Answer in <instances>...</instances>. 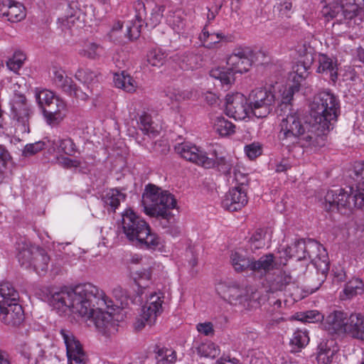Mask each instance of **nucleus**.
<instances>
[{
  "label": "nucleus",
  "mask_w": 364,
  "mask_h": 364,
  "mask_svg": "<svg viewBox=\"0 0 364 364\" xmlns=\"http://www.w3.org/2000/svg\"><path fill=\"white\" fill-rule=\"evenodd\" d=\"M48 301L60 314L70 311L85 321H90L98 332L105 336H110L118 330L111 313L104 311V306H111L112 301L103 291L90 283L73 288L52 289Z\"/></svg>",
  "instance_id": "obj_1"
},
{
  "label": "nucleus",
  "mask_w": 364,
  "mask_h": 364,
  "mask_svg": "<svg viewBox=\"0 0 364 364\" xmlns=\"http://www.w3.org/2000/svg\"><path fill=\"white\" fill-rule=\"evenodd\" d=\"M280 116L278 137L283 146L316 148L325 144V137L314 131L316 124L305 122L297 111L289 109Z\"/></svg>",
  "instance_id": "obj_2"
},
{
  "label": "nucleus",
  "mask_w": 364,
  "mask_h": 364,
  "mask_svg": "<svg viewBox=\"0 0 364 364\" xmlns=\"http://www.w3.org/2000/svg\"><path fill=\"white\" fill-rule=\"evenodd\" d=\"M141 204L146 215L161 220L165 228H174V234L179 233L178 228H174L176 218L171 210L176 207V200L166 191L149 184L142 196Z\"/></svg>",
  "instance_id": "obj_3"
},
{
  "label": "nucleus",
  "mask_w": 364,
  "mask_h": 364,
  "mask_svg": "<svg viewBox=\"0 0 364 364\" xmlns=\"http://www.w3.org/2000/svg\"><path fill=\"white\" fill-rule=\"evenodd\" d=\"M352 178L355 182V188L350 187V194L342 189L327 192L324 198L327 210L339 211L343 208H364V162L355 166Z\"/></svg>",
  "instance_id": "obj_4"
},
{
  "label": "nucleus",
  "mask_w": 364,
  "mask_h": 364,
  "mask_svg": "<svg viewBox=\"0 0 364 364\" xmlns=\"http://www.w3.org/2000/svg\"><path fill=\"white\" fill-rule=\"evenodd\" d=\"M259 55H262L260 51L255 52L249 47L237 48L227 59L228 67L212 69L210 76L228 88L235 81V74L247 72Z\"/></svg>",
  "instance_id": "obj_5"
},
{
  "label": "nucleus",
  "mask_w": 364,
  "mask_h": 364,
  "mask_svg": "<svg viewBox=\"0 0 364 364\" xmlns=\"http://www.w3.org/2000/svg\"><path fill=\"white\" fill-rule=\"evenodd\" d=\"M279 266L286 265L289 259L296 257L300 261L307 257L314 263L316 267L325 272L328 269V257L326 249L314 240L306 243L303 240L295 241L291 245L279 250Z\"/></svg>",
  "instance_id": "obj_6"
},
{
  "label": "nucleus",
  "mask_w": 364,
  "mask_h": 364,
  "mask_svg": "<svg viewBox=\"0 0 364 364\" xmlns=\"http://www.w3.org/2000/svg\"><path fill=\"white\" fill-rule=\"evenodd\" d=\"M123 232L130 241H137L147 248L155 249L161 243L160 237L151 231L148 223L131 208L122 214Z\"/></svg>",
  "instance_id": "obj_7"
},
{
  "label": "nucleus",
  "mask_w": 364,
  "mask_h": 364,
  "mask_svg": "<svg viewBox=\"0 0 364 364\" xmlns=\"http://www.w3.org/2000/svg\"><path fill=\"white\" fill-rule=\"evenodd\" d=\"M339 112V100L330 90L318 92L311 105V115L318 126L317 129L322 131L330 129L331 122L336 120Z\"/></svg>",
  "instance_id": "obj_8"
},
{
  "label": "nucleus",
  "mask_w": 364,
  "mask_h": 364,
  "mask_svg": "<svg viewBox=\"0 0 364 364\" xmlns=\"http://www.w3.org/2000/svg\"><path fill=\"white\" fill-rule=\"evenodd\" d=\"M18 293L9 282L0 284V321L16 326L23 320V311L18 304Z\"/></svg>",
  "instance_id": "obj_9"
},
{
  "label": "nucleus",
  "mask_w": 364,
  "mask_h": 364,
  "mask_svg": "<svg viewBox=\"0 0 364 364\" xmlns=\"http://www.w3.org/2000/svg\"><path fill=\"white\" fill-rule=\"evenodd\" d=\"M35 98L43 110L46 122L50 125L59 124L65 116L66 104L53 92L47 89L35 90Z\"/></svg>",
  "instance_id": "obj_10"
},
{
  "label": "nucleus",
  "mask_w": 364,
  "mask_h": 364,
  "mask_svg": "<svg viewBox=\"0 0 364 364\" xmlns=\"http://www.w3.org/2000/svg\"><path fill=\"white\" fill-rule=\"evenodd\" d=\"M164 294L161 292L151 294L141 308V313L136 318L134 327L136 330L142 329L146 325L151 326L156 318L162 313Z\"/></svg>",
  "instance_id": "obj_11"
},
{
  "label": "nucleus",
  "mask_w": 364,
  "mask_h": 364,
  "mask_svg": "<svg viewBox=\"0 0 364 364\" xmlns=\"http://www.w3.org/2000/svg\"><path fill=\"white\" fill-rule=\"evenodd\" d=\"M274 94L267 89L252 90L248 97L252 114L257 118L267 117L274 108Z\"/></svg>",
  "instance_id": "obj_12"
},
{
  "label": "nucleus",
  "mask_w": 364,
  "mask_h": 364,
  "mask_svg": "<svg viewBox=\"0 0 364 364\" xmlns=\"http://www.w3.org/2000/svg\"><path fill=\"white\" fill-rule=\"evenodd\" d=\"M11 115L16 121L17 129L22 133L30 132L28 122L31 114L30 106L23 95L16 94L11 101Z\"/></svg>",
  "instance_id": "obj_13"
},
{
  "label": "nucleus",
  "mask_w": 364,
  "mask_h": 364,
  "mask_svg": "<svg viewBox=\"0 0 364 364\" xmlns=\"http://www.w3.org/2000/svg\"><path fill=\"white\" fill-rule=\"evenodd\" d=\"M225 101V113L230 117L244 120L252 114L250 103L242 94H228Z\"/></svg>",
  "instance_id": "obj_14"
},
{
  "label": "nucleus",
  "mask_w": 364,
  "mask_h": 364,
  "mask_svg": "<svg viewBox=\"0 0 364 364\" xmlns=\"http://www.w3.org/2000/svg\"><path fill=\"white\" fill-rule=\"evenodd\" d=\"M217 293L231 305H241L248 299L247 291L236 282H220L216 287Z\"/></svg>",
  "instance_id": "obj_15"
},
{
  "label": "nucleus",
  "mask_w": 364,
  "mask_h": 364,
  "mask_svg": "<svg viewBox=\"0 0 364 364\" xmlns=\"http://www.w3.org/2000/svg\"><path fill=\"white\" fill-rule=\"evenodd\" d=\"M175 150L183 159L205 168H210L214 165L213 161L203 149L191 142L178 144Z\"/></svg>",
  "instance_id": "obj_16"
},
{
  "label": "nucleus",
  "mask_w": 364,
  "mask_h": 364,
  "mask_svg": "<svg viewBox=\"0 0 364 364\" xmlns=\"http://www.w3.org/2000/svg\"><path fill=\"white\" fill-rule=\"evenodd\" d=\"M321 16L326 21H334L333 25L346 24L348 28H354L357 25L353 23L350 18L339 0H331L326 2L321 10Z\"/></svg>",
  "instance_id": "obj_17"
},
{
  "label": "nucleus",
  "mask_w": 364,
  "mask_h": 364,
  "mask_svg": "<svg viewBox=\"0 0 364 364\" xmlns=\"http://www.w3.org/2000/svg\"><path fill=\"white\" fill-rule=\"evenodd\" d=\"M66 347L68 364H86L87 357L80 341L68 331L60 332Z\"/></svg>",
  "instance_id": "obj_18"
},
{
  "label": "nucleus",
  "mask_w": 364,
  "mask_h": 364,
  "mask_svg": "<svg viewBox=\"0 0 364 364\" xmlns=\"http://www.w3.org/2000/svg\"><path fill=\"white\" fill-rule=\"evenodd\" d=\"M248 199L245 188L234 187L230 188L222 200V206L229 211H237L242 209Z\"/></svg>",
  "instance_id": "obj_19"
},
{
  "label": "nucleus",
  "mask_w": 364,
  "mask_h": 364,
  "mask_svg": "<svg viewBox=\"0 0 364 364\" xmlns=\"http://www.w3.org/2000/svg\"><path fill=\"white\" fill-rule=\"evenodd\" d=\"M48 149L60 155H73L76 151V145L73 140L68 136L53 135L48 137Z\"/></svg>",
  "instance_id": "obj_20"
},
{
  "label": "nucleus",
  "mask_w": 364,
  "mask_h": 364,
  "mask_svg": "<svg viewBox=\"0 0 364 364\" xmlns=\"http://www.w3.org/2000/svg\"><path fill=\"white\" fill-rule=\"evenodd\" d=\"M346 318L347 314L335 311L327 316L323 323V328L331 335L345 337Z\"/></svg>",
  "instance_id": "obj_21"
},
{
  "label": "nucleus",
  "mask_w": 364,
  "mask_h": 364,
  "mask_svg": "<svg viewBox=\"0 0 364 364\" xmlns=\"http://www.w3.org/2000/svg\"><path fill=\"white\" fill-rule=\"evenodd\" d=\"M25 7L19 2L13 0H2L0 2V16L6 17L9 21L19 22L26 17Z\"/></svg>",
  "instance_id": "obj_22"
},
{
  "label": "nucleus",
  "mask_w": 364,
  "mask_h": 364,
  "mask_svg": "<svg viewBox=\"0 0 364 364\" xmlns=\"http://www.w3.org/2000/svg\"><path fill=\"white\" fill-rule=\"evenodd\" d=\"M345 336L364 341V315L360 313H353L347 316L346 321Z\"/></svg>",
  "instance_id": "obj_23"
},
{
  "label": "nucleus",
  "mask_w": 364,
  "mask_h": 364,
  "mask_svg": "<svg viewBox=\"0 0 364 364\" xmlns=\"http://www.w3.org/2000/svg\"><path fill=\"white\" fill-rule=\"evenodd\" d=\"M297 286L296 279L288 272L282 271L268 281L269 291H283Z\"/></svg>",
  "instance_id": "obj_24"
},
{
  "label": "nucleus",
  "mask_w": 364,
  "mask_h": 364,
  "mask_svg": "<svg viewBox=\"0 0 364 364\" xmlns=\"http://www.w3.org/2000/svg\"><path fill=\"white\" fill-rule=\"evenodd\" d=\"M151 0L137 1L135 6L138 13L135 15V18L127 25L126 35L129 39H136L139 37L143 23V16L141 11H144L146 6H151Z\"/></svg>",
  "instance_id": "obj_25"
},
{
  "label": "nucleus",
  "mask_w": 364,
  "mask_h": 364,
  "mask_svg": "<svg viewBox=\"0 0 364 364\" xmlns=\"http://www.w3.org/2000/svg\"><path fill=\"white\" fill-rule=\"evenodd\" d=\"M39 248L32 245L26 240H21L16 243V257L21 265L25 268H31L32 261L35 257L36 252Z\"/></svg>",
  "instance_id": "obj_26"
},
{
  "label": "nucleus",
  "mask_w": 364,
  "mask_h": 364,
  "mask_svg": "<svg viewBox=\"0 0 364 364\" xmlns=\"http://www.w3.org/2000/svg\"><path fill=\"white\" fill-rule=\"evenodd\" d=\"M167 23L173 31L180 36L187 38L193 35L192 26L180 11L170 14L167 18Z\"/></svg>",
  "instance_id": "obj_27"
},
{
  "label": "nucleus",
  "mask_w": 364,
  "mask_h": 364,
  "mask_svg": "<svg viewBox=\"0 0 364 364\" xmlns=\"http://www.w3.org/2000/svg\"><path fill=\"white\" fill-rule=\"evenodd\" d=\"M277 265H279V256L276 259L273 254L269 253L262 256L257 260L252 259L251 271L263 277Z\"/></svg>",
  "instance_id": "obj_28"
},
{
  "label": "nucleus",
  "mask_w": 364,
  "mask_h": 364,
  "mask_svg": "<svg viewBox=\"0 0 364 364\" xmlns=\"http://www.w3.org/2000/svg\"><path fill=\"white\" fill-rule=\"evenodd\" d=\"M318 68L316 72L328 76L335 82L338 77V65L336 60L326 54L320 53L317 58Z\"/></svg>",
  "instance_id": "obj_29"
},
{
  "label": "nucleus",
  "mask_w": 364,
  "mask_h": 364,
  "mask_svg": "<svg viewBox=\"0 0 364 364\" xmlns=\"http://www.w3.org/2000/svg\"><path fill=\"white\" fill-rule=\"evenodd\" d=\"M339 2L350 16L353 23L359 26L364 19V12L361 8L364 5L363 0H339Z\"/></svg>",
  "instance_id": "obj_30"
},
{
  "label": "nucleus",
  "mask_w": 364,
  "mask_h": 364,
  "mask_svg": "<svg viewBox=\"0 0 364 364\" xmlns=\"http://www.w3.org/2000/svg\"><path fill=\"white\" fill-rule=\"evenodd\" d=\"M104 53V47L93 40H86L78 50V54L81 57L93 60L100 59Z\"/></svg>",
  "instance_id": "obj_31"
},
{
  "label": "nucleus",
  "mask_w": 364,
  "mask_h": 364,
  "mask_svg": "<svg viewBox=\"0 0 364 364\" xmlns=\"http://www.w3.org/2000/svg\"><path fill=\"white\" fill-rule=\"evenodd\" d=\"M316 359L318 364H330L338 348L333 340L322 341L318 346Z\"/></svg>",
  "instance_id": "obj_32"
},
{
  "label": "nucleus",
  "mask_w": 364,
  "mask_h": 364,
  "mask_svg": "<svg viewBox=\"0 0 364 364\" xmlns=\"http://www.w3.org/2000/svg\"><path fill=\"white\" fill-rule=\"evenodd\" d=\"M174 60H176L181 69L185 70H195L200 66L201 56L193 50H187L183 53L177 54Z\"/></svg>",
  "instance_id": "obj_33"
},
{
  "label": "nucleus",
  "mask_w": 364,
  "mask_h": 364,
  "mask_svg": "<svg viewBox=\"0 0 364 364\" xmlns=\"http://www.w3.org/2000/svg\"><path fill=\"white\" fill-rule=\"evenodd\" d=\"M113 296L116 299V303L114 304L113 301L110 299L112 301V306L109 307L104 306V311L105 312L111 313L112 318L116 321V323L117 324V321L113 317L112 311L115 310L114 307H117V309L126 308L129 304L130 299L127 295V291L122 289L121 287H115L113 289ZM108 299L109 300V298Z\"/></svg>",
  "instance_id": "obj_34"
},
{
  "label": "nucleus",
  "mask_w": 364,
  "mask_h": 364,
  "mask_svg": "<svg viewBox=\"0 0 364 364\" xmlns=\"http://www.w3.org/2000/svg\"><path fill=\"white\" fill-rule=\"evenodd\" d=\"M299 89L300 85L299 82H294L292 85L285 88L282 94L281 103L278 107L277 112L279 115H282V113L285 114L286 112H289V109H293L291 101L293 100L294 93L299 92Z\"/></svg>",
  "instance_id": "obj_35"
},
{
  "label": "nucleus",
  "mask_w": 364,
  "mask_h": 364,
  "mask_svg": "<svg viewBox=\"0 0 364 364\" xmlns=\"http://www.w3.org/2000/svg\"><path fill=\"white\" fill-rule=\"evenodd\" d=\"M230 262L236 272H242L247 269L251 270L252 259L241 250H235L231 252Z\"/></svg>",
  "instance_id": "obj_36"
},
{
  "label": "nucleus",
  "mask_w": 364,
  "mask_h": 364,
  "mask_svg": "<svg viewBox=\"0 0 364 364\" xmlns=\"http://www.w3.org/2000/svg\"><path fill=\"white\" fill-rule=\"evenodd\" d=\"M225 38V36L222 32L210 31L208 24H205L199 36V40L202 45L209 49L216 47L217 44Z\"/></svg>",
  "instance_id": "obj_37"
},
{
  "label": "nucleus",
  "mask_w": 364,
  "mask_h": 364,
  "mask_svg": "<svg viewBox=\"0 0 364 364\" xmlns=\"http://www.w3.org/2000/svg\"><path fill=\"white\" fill-rule=\"evenodd\" d=\"M193 352H196L200 356L214 358L220 354V348L214 343L205 341L204 342L195 341L193 346Z\"/></svg>",
  "instance_id": "obj_38"
},
{
  "label": "nucleus",
  "mask_w": 364,
  "mask_h": 364,
  "mask_svg": "<svg viewBox=\"0 0 364 364\" xmlns=\"http://www.w3.org/2000/svg\"><path fill=\"white\" fill-rule=\"evenodd\" d=\"M113 82L116 87L122 89L127 92H134L137 87L136 80L125 71L115 73L113 77Z\"/></svg>",
  "instance_id": "obj_39"
},
{
  "label": "nucleus",
  "mask_w": 364,
  "mask_h": 364,
  "mask_svg": "<svg viewBox=\"0 0 364 364\" xmlns=\"http://www.w3.org/2000/svg\"><path fill=\"white\" fill-rule=\"evenodd\" d=\"M126 198V195L118 189L113 188L107 191L102 196V200L105 207L108 210L114 211L120 203L124 201Z\"/></svg>",
  "instance_id": "obj_40"
},
{
  "label": "nucleus",
  "mask_w": 364,
  "mask_h": 364,
  "mask_svg": "<svg viewBox=\"0 0 364 364\" xmlns=\"http://www.w3.org/2000/svg\"><path fill=\"white\" fill-rule=\"evenodd\" d=\"M100 73L97 70L90 68H79L75 75V78L86 85L87 87L95 85L99 82Z\"/></svg>",
  "instance_id": "obj_41"
},
{
  "label": "nucleus",
  "mask_w": 364,
  "mask_h": 364,
  "mask_svg": "<svg viewBox=\"0 0 364 364\" xmlns=\"http://www.w3.org/2000/svg\"><path fill=\"white\" fill-rule=\"evenodd\" d=\"M68 15L63 18H59L62 24V28L71 29L73 27L80 28L83 25V20L81 19V11L80 10H73L70 8Z\"/></svg>",
  "instance_id": "obj_42"
},
{
  "label": "nucleus",
  "mask_w": 364,
  "mask_h": 364,
  "mask_svg": "<svg viewBox=\"0 0 364 364\" xmlns=\"http://www.w3.org/2000/svg\"><path fill=\"white\" fill-rule=\"evenodd\" d=\"M212 123L214 130L221 136L230 135L235 132V126L224 117H216Z\"/></svg>",
  "instance_id": "obj_43"
},
{
  "label": "nucleus",
  "mask_w": 364,
  "mask_h": 364,
  "mask_svg": "<svg viewBox=\"0 0 364 364\" xmlns=\"http://www.w3.org/2000/svg\"><path fill=\"white\" fill-rule=\"evenodd\" d=\"M50 258L43 249L36 252L35 257L32 261L31 267L38 274H45L48 269Z\"/></svg>",
  "instance_id": "obj_44"
},
{
  "label": "nucleus",
  "mask_w": 364,
  "mask_h": 364,
  "mask_svg": "<svg viewBox=\"0 0 364 364\" xmlns=\"http://www.w3.org/2000/svg\"><path fill=\"white\" fill-rule=\"evenodd\" d=\"M155 353V364H174L177 359L176 351L171 348H157Z\"/></svg>",
  "instance_id": "obj_45"
},
{
  "label": "nucleus",
  "mask_w": 364,
  "mask_h": 364,
  "mask_svg": "<svg viewBox=\"0 0 364 364\" xmlns=\"http://www.w3.org/2000/svg\"><path fill=\"white\" fill-rule=\"evenodd\" d=\"M309 337L306 330H296L290 340L292 351H300L309 343Z\"/></svg>",
  "instance_id": "obj_46"
},
{
  "label": "nucleus",
  "mask_w": 364,
  "mask_h": 364,
  "mask_svg": "<svg viewBox=\"0 0 364 364\" xmlns=\"http://www.w3.org/2000/svg\"><path fill=\"white\" fill-rule=\"evenodd\" d=\"M210 157L214 162V165L211 167H217L218 169L226 176L230 175L232 173V164L230 159H226L224 156H219L216 151L211 154Z\"/></svg>",
  "instance_id": "obj_47"
},
{
  "label": "nucleus",
  "mask_w": 364,
  "mask_h": 364,
  "mask_svg": "<svg viewBox=\"0 0 364 364\" xmlns=\"http://www.w3.org/2000/svg\"><path fill=\"white\" fill-rule=\"evenodd\" d=\"M228 181L231 185L235 184V187L240 188H245L248 183L247 175L242 171L241 168L238 166L233 168Z\"/></svg>",
  "instance_id": "obj_48"
},
{
  "label": "nucleus",
  "mask_w": 364,
  "mask_h": 364,
  "mask_svg": "<svg viewBox=\"0 0 364 364\" xmlns=\"http://www.w3.org/2000/svg\"><path fill=\"white\" fill-rule=\"evenodd\" d=\"M296 51L299 55V60L306 61V65H311L315 60L314 50L308 43L299 44L296 47Z\"/></svg>",
  "instance_id": "obj_49"
},
{
  "label": "nucleus",
  "mask_w": 364,
  "mask_h": 364,
  "mask_svg": "<svg viewBox=\"0 0 364 364\" xmlns=\"http://www.w3.org/2000/svg\"><path fill=\"white\" fill-rule=\"evenodd\" d=\"M364 284L363 281L358 278H354L349 281L345 286L343 292L348 299L361 294L363 291Z\"/></svg>",
  "instance_id": "obj_50"
},
{
  "label": "nucleus",
  "mask_w": 364,
  "mask_h": 364,
  "mask_svg": "<svg viewBox=\"0 0 364 364\" xmlns=\"http://www.w3.org/2000/svg\"><path fill=\"white\" fill-rule=\"evenodd\" d=\"M166 96L171 102H180L190 99L192 97V92L188 90H180L178 88L168 87L166 90Z\"/></svg>",
  "instance_id": "obj_51"
},
{
  "label": "nucleus",
  "mask_w": 364,
  "mask_h": 364,
  "mask_svg": "<svg viewBox=\"0 0 364 364\" xmlns=\"http://www.w3.org/2000/svg\"><path fill=\"white\" fill-rule=\"evenodd\" d=\"M131 277L136 284L141 289H145L149 286L151 279V272L149 269L131 272Z\"/></svg>",
  "instance_id": "obj_52"
},
{
  "label": "nucleus",
  "mask_w": 364,
  "mask_h": 364,
  "mask_svg": "<svg viewBox=\"0 0 364 364\" xmlns=\"http://www.w3.org/2000/svg\"><path fill=\"white\" fill-rule=\"evenodd\" d=\"M139 124L142 132L147 135L155 136L157 134V129L154 126L151 116L144 112L139 117Z\"/></svg>",
  "instance_id": "obj_53"
},
{
  "label": "nucleus",
  "mask_w": 364,
  "mask_h": 364,
  "mask_svg": "<svg viewBox=\"0 0 364 364\" xmlns=\"http://www.w3.org/2000/svg\"><path fill=\"white\" fill-rule=\"evenodd\" d=\"M167 57V54L161 48H155L149 51L147 55V60L152 66L160 67Z\"/></svg>",
  "instance_id": "obj_54"
},
{
  "label": "nucleus",
  "mask_w": 364,
  "mask_h": 364,
  "mask_svg": "<svg viewBox=\"0 0 364 364\" xmlns=\"http://www.w3.org/2000/svg\"><path fill=\"white\" fill-rule=\"evenodd\" d=\"M44 148L48 149V137L42 141L26 144L23 150V155L24 156H31L43 150Z\"/></svg>",
  "instance_id": "obj_55"
},
{
  "label": "nucleus",
  "mask_w": 364,
  "mask_h": 364,
  "mask_svg": "<svg viewBox=\"0 0 364 364\" xmlns=\"http://www.w3.org/2000/svg\"><path fill=\"white\" fill-rule=\"evenodd\" d=\"M305 63L306 61L298 60L296 65L294 67V73H295L294 82H299V85H301V82L307 77L309 70L311 65L307 66Z\"/></svg>",
  "instance_id": "obj_56"
},
{
  "label": "nucleus",
  "mask_w": 364,
  "mask_h": 364,
  "mask_svg": "<svg viewBox=\"0 0 364 364\" xmlns=\"http://www.w3.org/2000/svg\"><path fill=\"white\" fill-rule=\"evenodd\" d=\"M25 60V54L21 51H16L13 57L7 61L6 65L9 70L16 73L22 67Z\"/></svg>",
  "instance_id": "obj_57"
},
{
  "label": "nucleus",
  "mask_w": 364,
  "mask_h": 364,
  "mask_svg": "<svg viewBox=\"0 0 364 364\" xmlns=\"http://www.w3.org/2000/svg\"><path fill=\"white\" fill-rule=\"evenodd\" d=\"M274 11L278 12L281 17H290L292 14V2L290 0H284L277 3L274 6Z\"/></svg>",
  "instance_id": "obj_58"
},
{
  "label": "nucleus",
  "mask_w": 364,
  "mask_h": 364,
  "mask_svg": "<svg viewBox=\"0 0 364 364\" xmlns=\"http://www.w3.org/2000/svg\"><path fill=\"white\" fill-rule=\"evenodd\" d=\"M57 87H60L63 92H66L70 95H75L76 97H80L78 90L76 88L73 80L68 76L64 78L63 81L58 84Z\"/></svg>",
  "instance_id": "obj_59"
},
{
  "label": "nucleus",
  "mask_w": 364,
  "mask_h": 364,
  "mask_svg": "<svg viewBox=\"0 0 364 364\" xmlns=\"http://www.w3.org/2000/svg\"><path fill=\"white\" fill-rule=\"evenodd\" d=\"M296 318L306 323H316L323 319V316L318 311L312 310L298 314Z\"/></svg>",
  "instance_id": "obj_60"
},
{
  "label": "nucleus",
  "mask_w": 364,
  "mask_h": 364,
  "mask_svg": "<svg viewBox=\"0 0 364 364\" xmlns=\"http://www.w3.org/2000/svg\"><path fill=\"white\" fill-rule=\"evenodd\" d=\"M59 165L65 168H77L80 167L81 161L78 159H70L64 155H60L56 158Z\"/></svg>",
  "instance_id": "obj_61"
},
{
  "label": "nucleus",
  "mask_w": 364,
  "mask_h": 364,
  "mask_svg": "<svg viewBox=\"0 0 364 364\" xmlns=\"http://www.w3.org/2000/svg\"><path fill=\"white\" fill-rule=\"evenodd\" d=\"M245 151L250 159H255L262 154V147L259 144L252 143L245 147Z\"/></svg>",
  "instance_id": "obj_62"
},
{
  "label": "nucleus",
  "mask_w": 364,
  "mask_h": 364,
  "mask_svg": "<svg viewBox=\"0 0 364 364\" xmlns=\"http://www.w3.org/2000/svg\"><path fill=\"white\" fill-rule=\"evenodd\" d=\"M250 364H270V363L263 353L253 350L250 355Z\"/></svg>",
  "instance_id": "obj_63"
},
{
  "label": "nucleus",
  "mask_w": 364,
  "mask_h": 364,
  "mask_svg": "<svg viewBox=\"0 0 364 364\" xmlns=\"http://www.w3.org/2000/svg\"><path fill=\"white\" fill-rule=\"evenodd\" d=\"M196 328L200 333L207 336L214 334L213 325L211 322L199 323L197 324Z\"/></svg>",
  "instance_id": "obj_64"
}]
</instances>
